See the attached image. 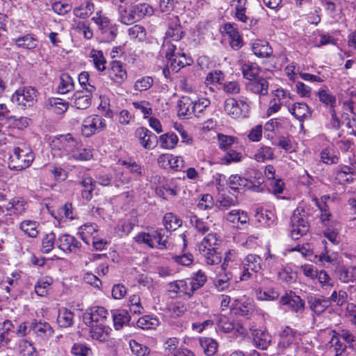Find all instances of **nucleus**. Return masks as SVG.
<instances>
[{
    "instance_id": "37998d69",
    "label": "nucleus",
    "mask_w": 356,
    "mask_h": 356,
    "mask_svg": "<svg viewBox=\"0 0 356 356\" xmlns=\"http://www.w3.org/2000/svg\"><path fill=\"white\" fill-rule=\"evenodd\" d=\"M353 168L348 165H343L340 170L335 172V179L340 184L350 183L353 181Z\"/></svg>"
},
{
    "instance_id": "20e7f679",
    "label": "nucleus",
    "mask_w": 356,
    "mask_h": 356,
    "mask_svg": "<svg viewBox=\"0 0 356 356\" xmlns=\"http://www.w3.org/2000/svg\"><path fill=\"white\" fill-rule=\"evenodd\" d=\"M272 98L270 99L268 108L266 111L267 116H270L274 113L279 112L282 106H289L293 99L291 93L282 88H278L271 92Z\"/></svg>"
},
{
    "instance_id": "680f3d73",
    "label": "nucleus",
    "mask_w": 356,
    "mask_h": 356,
    "mask_svg": "<svg viewBox=\"0 0 356 356\" xmlns=\"http://www.w3.org/2000/svg\"><path fill=\"white\" fill-rule=\"evenodd\" d=\"M122 164L126 167L128 171L136 179L139 178L143 175V169L142 166L134 161H122Z\"/></svg>"
},
{
    "instance_id": "f704fd0d",
    "label": "nucleus",
    "mask_w": 356,
    "mask_h": 356,
    "mask_svg": "<svg viewBox=\"0 0 356 356\" xmlns=\"http://www.w3.org/2000/svg\"><path fill=\"white\" fill-rule=\"evenodd\" d=\"M39 223L37 221L31 220H24L19 225V229L28 237L35 238L38 235V227Z\"/></svg>"
},
{
    "instance_id": "8fccbe9b",
    "label": "nucleus",
    "mask_w": 356,
    "mask_h": 356,
    "mask_svg": "<svg viewBox=\"0 0 356 356\" xmlns=\"http://www.w3.org/2000/svg\"><path fill=\"white\" fill-rule=\"evenodd\" d=\"M95 9L94 3L91 1H86L74 9V15L79 18L86 19L88 17Z\"/></svg>"
},
{
    "instance_id": "39448f33",
    "label": "nucleus",
    "mask_w": 356,
    "mask_h": 356,
    "mask_svg": "<svg viewBox=\"0 0 356 356\" xmlns=\"http://www.w3.org/2000/svg\"><path fill=\"white\" fill-rule=\"evenodd\" d=\"M308 222L305 212L298 209H296L291 218L290 236L293 240H298L309 231Z\"/></svg>"
},
{
    "instance_id": "6e6d98bb",
    "label": "nucleus",
    "mask_w": 356,
    "mask_h": 356,
    "mask_svg": "<svg viewBox=\"0 0 356 356\" xmlns=\"http://www.w3.org/2000/svg\"><path fill=\"white\" fill-rule=\"evenodd\" d=\"M56 244V235L53 232L46 234L42 239L41 251L44 254L49 253Z\"/></svg>"
},
{
    "instance_id": "393cba45",
    "label": "nucleus",
    "mask_w": 356,
    "mask_h": 356,
    "mask_svg": "<svg viewBox=\"0 0 356 356\" xmlns=\"http://www.w3.org/2000/svg\"><path fill=\"white\" fill-rule=\"evenodd\" d=\"M108 74L113 81L119 83L123 82L127 77V71L122 63L118 60H113L110 63Z\"/></svg>"
},
{
    "instance_id": "473e14b6",
    "label": "nucleus",
    "mask_w": 356,
    "mask_h": 356,
    "mask_svg": "<svg viewBox=\"0 0 356 356\" xmlns=\"http://www.w3.org/2000/svg\"><path fill=\"white\" fill-rule=\"evenodd\" d=\"M90 327V336L94 340L105 341L108 338L110 327L104 324L88 325Z\"/></svg>"
},
{
    "instance_id": "a18cd8bd",
    "label": "nucleus",
    "mask_w": 356,
    "mask_h": 356,
    "mask_svg": "<svg viewBox=\"0 0 356 356\" xmlns=\"http://www.w3.org/2000/svg\"><path fill=\"white\" fill-rule=\"evenodd\" d=\"M261 258L254 254H250L244 259L243 264L248 269L252 271L259 273L262 269Z\"/></svg>"
},
{
    "instance_id": "2f4dec72",
    "label": "nucleus",
    "mask_w": 356,
    "mask_h": 356,
    "mask_svg": "<svg viewBox=\"0 0 356 356\" xmlns=\"http://www.w3.org/2000/svg\"><path fill=\"white\" fill-rule=\"evenodd\" d=\"M230 188L234 191H249V184L248 178L241 177L238 175H232L229 177L227 182Z\"/></svg>"
},
{
    "instance_id": "0e129e2a",
    "label": "nucleus",
    "mask_w": 356,
    "mask_h": 356,
    "mask_svg": "<svg viewBox=\"0 0 356 356\" xmlns=\"http://www.w3.org/2000/svg\"><path fill=\"white\" fill-rule=\"evenodd\" d=\"M101 11H97L92 20L97 24L103 33H106L109 26L112 24L111 20L106 16L101 14Z\"/></svg>"
},
{
    "instance_id": "9d476101",
    "label": "nucleus",
    "mask_w": 356,
    "mask_h": 356,
    "mask_svg": "<svg viewBox=\"0 0 356 356\" xmlns=\"http://www.w3.org/2000/svg\"><path fill=\"white\" fill-rule=\"evenodd\" d=\"M55 146L60 151V156H66L68 160H72L78 146V143L73 138L72 135L67 134L64 136H60V138L57 140Z\"/></svg>"
},
{
    "instance_id": "4c0bfd02",
    "label": "nucleus",
    "mask_w": 356,
    "mask_h": 356,
    "mask_svg": "<svg viewBox=\"0 0 356 356\" xmlns=\"http://www.w3.org/2000/svg\"><path fill=\"white\" fill-rule=\"evenodd\" d=\"M74 313L66 309L62 308L58 311L57 323L61 327H69L74 323Z\"/></svg>"
},
{
    "instance_id": "1a4fd4ad",
    "label": "nucleus",
    "mask_w": 356,
    "mask_h": 356,
    "mask_svg": "<svg viewBox=\"0 0 356 356\" xmlns=\"http://www.w3.org/2000/svg\"><path fill=\"white\" fill-rule=\"evenodd\" d=\"M278 343L279 350L283 351L292 345H296L301 340V335L289 326H286L280 333Z\"/></svg>"
},
{
    "instance_id": "a211bd4d",
    "label": "nucleus",
    "mask_w": 356,
    "mask_h": 356,
    "mask_svg": "<svg viewBox=\"0 0 356 356\" xmlns=\"http://www.w3.org/2000/svg\"><path fill=\"white\" fill-rule=\"evenodd\" d=\"M12 42L17 48L29 51L34 50L39 44L38 37L31 33L13 38Z\"/></svg>"
},
{
    "instance_id": "7ed1b4c3",
    "label": "nucleus",
    "mask_w": 356,
    "mask_h": 356,
    "mask_svg": "<svg viewBox=\"0 0 356 356\" xmlns=\"http://www.w3.org/2000/svg\"><path fill=\"white\" fill-rule=\"evenodd\" d=\"M34 159L33 153L30 147L22 144L13 149L10 156V168L17 170H24L31 165Z\"/></svg>"
},
{
    "instance_id": "c9c22d12",
    "label": "nucleus",
    "mask_w": 356,
    "mask_h": 356,
    "mask_svg": "<svg viewBox=\"0 0 356 356\" xmlns=\"http://www.w3.org/2000/svg\"><path fill=\"white\" fill-rule=\"evenodd\" d=\"M200 345L207 356H213L216 355L218 343L212 338L200 337L199 339Z\"/></svg>"
},
{
    "instance_id": "603ef678",
    "label": "nucleus",
    "mask_w": 356,
    "mask_h": 356,
    "mask_svg": "<svg viewBox=\"0 0 356 356\" xmlns=\"http://www.w3.org/2000/svg\"><path fill=\"white\" fill-rule=\"evenodd\" d=\"M90 57L92 59V63L99 72H103L106 70V60L102 51L92 49Z\"/></svg>"
},
{
    "instance_id": "49530a36",
    "label": "nucleus",
    "mask_w": 356,
    "mask_h": 356,
    "mask_svg": "<svg viewBox=\"0 0 356 356\" xmlns=\"http://www.w3.org/2000/svg\"><path fill=\"white\" fill-rule=\"evenodd\" d=\"M190 223L195 227L196 231L201 234H207L211 228V223L199 218L197 216L193 215L190 217Z\"/></svg>"
},
{
    "instance_id": "c756f323",
    "label": "nucleus",
    "mask_w": 356,
    "mask_h": 356,
    "mask_svg": "<svg viewBox=\"0 0 356 356\" xmlns=\"http://www.w3.org/2000/svg\"><path fill=\"white\" fill-rule=\"evenodd\" d=\"M307 302L309 308L318 315L322 314L329 307V300L316 296H308Z\"/></svg>"
},
{
    "instance_id": "4be33fe9",
    "label": "nucleus",
    "mask_w": 356,
    "mask_h": 356,
    "mask_svg": "<svg viewBox=\"0 0 356 356\" xmlns=\"http://www.w3.org/2000/svg\"><path fill=\"white\" fill-rule=\"evenodd\" d=\"M269 83L266 79L258 76L247 83V88L252 92L265 96L268 93Z\"/></svg>"
},
{
    "instance_id": "864d4df0",
    "label": "nucleus",
    "mask_w": 356,
    "mask_h": 356,
    "mask_svg": "<svg viewBox=\"0 0 356 356\" xmlns=\"http://www.w3.org/2000/svg\"><path fill=\"white\" fill-rule=\"evenodd\" d=\"M53 284V279L45 277L40 279L35 285V291L39 296L44 297L47 295L50 286Z\"/></svg>"
},
{
    "instance_id": "338daca9",
    "label": "nucleus",
    "mask_w": 356,
    "mask_h": 356,
    "mask_svg": "<svg viewBox=\"0 0 356 356\" xmlns=\"http://www.w3.org/2000/svg\"><path fill=\"white\" fill-rule=\"evenodd\" d=\"M321 159L325 164H335L339 161V157L330 148H325L321 152Z\"/></svg>"
},
{
    "instance_id": "bf43d9fd",
    "label": "nucleus",
    "mask_w": 356,
    "mask_h": 356,
    "mask_svg": "<svg viewBox=\"0 0 356 356\" xmlns=\"http://www.w3.org/2000/svg\"><path fill=\"white\" fill-rule=\"evenodd\" d=\"M225 80V74L220 70H212L209 72L205 77V83L207 86L222 84Z\"/></svg>"
},
{
    "instance_id": "f03ea898",
    "label": "nucleus",
    "mask_w": 356,
    "mask_h": 356,
    "mask_svg": "<svg viewBox=\"0 0 356 356\" xmlns=\"http://www.w3.org/2000/svg\"><path fill=\"white\" fill-rule=\"evenodd\" d=\"M168 231L163 228L152 229L148 232L138 233L135 237L138 243H143L151 248L166 249L168 241Z\"/></svg>"
},
{
    "instance_id": "f8f14e48",
    "label": "nucleus",
    "mask_w": 356,
    "mask_h": 356,
    "mask_svg": "<svg viewBox=\"0 0 356 356\" xmlns=\"http://www.w3.org/2000/svg\"><path fill=\"white\" fill-rule=\"evenodd\" d=\"M57 247L66 254L76 252L81 247V243L74 236L64 234L56 240Z\"/></svg>"
},
{
    "instance_id": "423d86ee",
    "label": "nucleus",
    "mask_w": 356,
    "mask_h": 356,
    "mask_svg": "<svg viewBox=\"0 0 356 356\" xmlns=\"http://www.w3.org/2000/svg\"><path fill=\"white\" fill-rule=\"evenodd\" d=\"M38 91L31 86L18 88L11 97V101L22 109L33 106L37 102Z\"/></svg>"
},
{
    "instance_id": "c03bdc74",
    "label": "nucleus",
    "mask_w": 356,
    "mask_h": 356,
    "mask_svg": "<svg viewBox=\"0 0 356 356\" xmlns=\"http://www.w3.org/2000/svg\"><path fill=\"white\" fill-rule=\"evenodd\" d=\"M243 77L248 80V81L259 76L260 69L259 67L254 63H245L241 67Z\"/></svg>"
},
{
    "instance_id": "0eeeda50",
    "label": "nucleus",
    "mask_w": 356,
    "mask_h": 356,
    "mask_svg": "<svg viewBox=\"0 0 356 356\" xmlns=\"http://www.w3.org/2000/svg\"><path fill=\"white\" fill-rule=\"evenodd\" d=\"M106 127V121L101 115H90L83 121L81 133L85 137L89 138L103 131Z\"/></svg>"
},
{
    "instance_id": "9b49d317",
    "label": "nucleus",
    "mask_w": 356,
    "mask_h": 356,
    "mask_svg": "<svg viewBox=\"0 0 356 356\" xmlns=\"http://www.w3.org/2000/svg\"><path fill=\"white\" fill-rule=\"evenodd\" d=\"M108 314L104 307L95 306L83 314V321L86 325L104 324Z\"/></svg>"
},
{
    "instance_id": "79ce46f5",
    "label": "nucleus",
    "mask_w": 356,
    "mask_h": 356,
    "mask_svg": "<svg viewBox=\"0 0 356 356\" xmlns=\"http://www.w3.org/2000/svg\"><path fill=\"white\" fill-rule=\"evenodd\" d=\"M74 89V83L70 74L63 73L60 76V83L58 86V92L60 94H66Z\"/></svg>"
},
{
    "instance_id": "69168bd1",
    "label": "nucleus",
    "mask_w": 356,
    "mask_h": 356,
    "mask_svg": "<svg viewBox=\"0 0 356 356\" xmlns=\"http://www.w3.org/2000/svg\"><path fill=\"white\" fill-rule=\"evenodd\" d=\"M216 324L218 327L224 332H230L234 329V322L225 316L218 317Z\"/></svg>"
},
{
    "instance_id": "bb28decb",
    "label": "nucleus",
    "mask_w": 356,
    "mask_h": 356,
    "mask_svg": "<svg viewBox=\"0 0 356 356\" xmlns=\"http://www.w3.org/2000/svg\"><path fill=\"white\" fill-rule=\"evenodd\" d=\"M178 115L188 119L194 115L193 100L186 96H183L178 102Z\"/></svg>"
},
{
    "instance_id": "ea45409f",
    "label": "nucleus",
    "mask_w": 356,
    "mask_h": 356,
    "mask_svg": "<svg viewBox=\"0 0 356 356\" xmlns=\"http://www.w3.org/2000/svg\"><path fill=\"white\" fill-rule=\"evenodd\" d=\"M226 219L234 225L238 223L244 225L248 222L249 218L246 212L240 209H234L227 213Z\"/></svg>"
},
{
    "instance_id": "ddd939ff",
    "label": "nucleus",
    "mask_w": 356,
    "mask_h": 356,
    "mask_svg": "<svg viewBox=\"0 0 356 356\" xmlns=\"http://www.w3.org/2000/svg\"><path fill=\"white\" fill-rule=\"evenodd\" d=\"M135 136L141 146L146 149H154L158 143L157 136L145 127H140L136 129Z\"/></svg>"
},
{
    "instance_id": "5fc2aeb1",
    "label": "nucleus",
    "mask_w": 356,
    "mask_h": 356,
    "mask_svg": "<svg viewBox=\"0 0 356 356\" xmlns=\"http://www.w3.org/2000/svg\"><path fill=\"white\" fill-rule=\"evenodd\" d=\"M319 101L329 106V109L334 108L336 106V97L327 90L321 89L317 92Z\"/></svg>"
},
{
    "instance_id": "e2e57ef3",
    "label": "nucleus",
    "mask_w": 356,
    "mask_h": 356,
    "mask_svg": "<svg viewBox=\"0 0 356 356\" xmlns=\"http://www.w3.org/2000/svg\"><path fill=\"white\" fill-rule=\"evenodd\" d=\"M129 346L132 353L137 356H146L149 355L150 352V350L147 346L139 343L134 339L130 340Z\"/></svg>"
},
{
    "instance_id": "6ab92c4d",
    "label": "nucleus",
    "mask_w": 356,
    "mask_h": 356,
    "mask_svg": "<svg viewBox=\"0 0 356 356\" xmlns=\"http://www.w3.org/2000/svg\"><path fill=\"white\" fill-rule=\"evenodd\" d=\"M289 113L300 122L301 129L303 128V122L312 117V111L305 103L296 102L292 107H289Z\"/></svg>"
},
{
    "instance_id": "052dcab7",
    "label": "nucleus",
    "mask_w": 356,
    "mask_h": 356,
    "mask_svg": "<svg viewBox=\"0 0 356 356\" xmlns=\"http://www.w3.org/2000/svg\"><path fill=\"white\" fill-rule=\"evenodd\" d=\"M133 8L138 21L140 20L146 15H152L154 13L152 7L147 3H139L133 6Z\"/></svg>"
},
{
    "instance_id": "412c9836",
    "label": "nucleus",
    "mask_w": 356,
    "mask_h": 356,
    "mask_svg": "<svg viewBox=\"0 0 356 356\" xmlns=\"http://www.w3.org/2000/svg\"><path fill=\"white\" fill-rule=\"evenodd\" d=\"M254 345L261 350H266L270 345L272 337L268 332L260 329L252 330Z\"/></svg>"
},
{
    "instance_id": "6e6552de",
    "label": "nucleus",
    "mask_w": 356,
    "mask_h": 356,
    "mask_svg": "<svg viewBox=\"0 0 356 356\" xmlns=\"http://www.w3.org/2000/svg\"><path fill=\"white\" fill-rule=\"evenodd\" d=\"M248 110L249 105L243 100L237 101L234 98H228L224 102V111L232 118L246 117Z\"/></svg>"
},
{
    "instance_id": "f257e3e1",
    "label": "nucleus",
    "mask_w": 356,
    "mask_h": 356,
    "mask_svg": "<svg viewBox=\"0 0 356 356\" xmlns=\"http://www.w3.org/2000/svg\"><path fill=\"white\" fill-rule=\"evenodd\" d=\"M219 236L216 233H209L197 245V250L208 265H217L221 262V254L218 251Z\"/></svg>"
},
{
    "instance_id": "774afa93",
    "label": "nucleus",
    "mask_w": 356,
    "mask_h": 356,
    "mask_svg": "<svg viewBox=\"0 0 356 356\" xmlns=\"http://www.w3.org/2000/svg\"><path fill=\"white\" fill-rule=\"evenodd\" d=\"M71 353L75 356H91L92 350L86 344L75 343L72 348Z\"/></svg>"
},
{
    "instance_id": "13d9d810",
    "label": "nucleus",
    "mask_w": 356,
    "mask_h": 356,
    "mask_svg": "<svg viewBox=\"0 0 356 356\" xmlns=\"http://www.w3.org/2000/svg\"><path fill=\"white\" fill-rule=\"evenodd\" d=\"M273 157L274 152L272 148L268 146L261 147L254 155V158L257 162H264L267 160H272Z\"/></svg>"
},
{
    "instance_id": "a878e982",
    "label": "nucleus",
    "mask_w": 356,
    "mask_h": 356,
    "mask_svg": "<svg viewBox=\"0 0 356 356\" xmlns=\"http://www.w3.org/2000/svg\"><path fill=\"white\" fill-rule=\"evenodd\" d=\"M280 302L287 305L293 312H299L304 309L305 303L301 298L291 292L284 296L280 299Z\"/></svg>"
},
{
    "instance_id": "4d7b16f0",
    "label": "nucleus",
    "mask_w": 356,
    "mask_h": 356,
    "mask_svg": "<svg viewBox=\"0 0 356 356\" xmlns=\"http://www.w3.org/2000/svg\"><path fill=\"white\" fill-rule=\"evenodd\" d=\"M225 28L227 33L230 36L231 47L234 49H238L242 46V42L238 31L229 24H226Z\"/></svg>"
},
{
    "instance_id": "4468645a",
    "label": "nucleus",
    "mask_w": 356,
    "mask_h": 356,
    "mask_svg": "<svg viewBox=\"0 0 356 356\" xmlns=\"http://www.w3.org/2000/svg\"><path fill=\"white\" fill-rule=\"evenodd\" d=\"M96 90L92 85H89L86 88V91L78 90L73 95L74 106L78 109H86L91 104V97L93 92Z\"/></svg>"
},
{
    "instance_id": "7c9ffc66",
    "label": "nucleus",
    "mask_w": 356,
    "mask_h": 356,
    "mask_svg": "<svg viewBox=\"0 0 356 356\" xmlns=\"http://www.w3.org/2000/svg\"><path fill=\"white\" fill-rule=\"evenodd\" d=\"M119 21L124 24L130 25L138 22L134 9L132 6L126 7L125 6H120L118 7Z\"/></svg>"
},
{
    "instance_id": "a19ab883",
    "label": "nucleus",
    "mask_w": 356,
    "mask_h": 356,
    "mask_svg": "<svg viewBox=\"0 0 356 356\" xmlns=\"http://www.w3.org/2000/svg\"><path fill=\"white\" fill-rule=\"evenodd\" d=\"M232 6H235V17L244 24H248L250 18L245 15L246 0H232Z\"/></svg>"
},
{
    "instance_id": "5701e85b",
    "label": "nucleus",
    "mask_w": 356,
    "mask_h": 356,
    "mask_svg": "<svg viewBox=\"0 0 356 356\" xmlns=\"http://www.w3.org/2000/svg\"><path fill=\"white\" fill-rule=\"evenodd\" d=\"M231 310L236 315L248 316L253 310V306L250 300L245 297L241 299H235L232 302Z\"/></svg>"
},
{
    "instance_id": "2eb2a0df",
    "label": "nucleus",
    "mask_w": 356,
    "mask_h": 356,
    "mask_svg": "<svg viewBox=\"0 0 356 356\" xmlns=\"http://www.w3.org/2000/svg\"><path fill=\"white\" fill-rule=\"evenodd\" d=\"M28 208L27 202L22 197H14L5 206L6 216L19 217L23 215Z\"/></svg>"
},
{
    "instance_id": "3c124183",
    "label": "nucleus",
    "mask_w": 356,
    "mask_h": 356,
    "mask_svg": "<svg viewBox=\"0 0 356 356\" xmlns=\"http://www.w3.org/2000/svg\"><path fill=\"white\" fill-rule=\"evenodd\" d=\"M159 324V319L149 315L143 316L139 318L137 321V326L143 330L155 329Z\"/></svg>"
},
{
    "instance_id": "cd10ccee",
    "label": "nucleus",
    "mask_w": 356,
    "mask_h": 356,
    "mask_svg": "<svg viewBox=\"0 0 356 356\" xmlns=\"http://www.w3.org/2000/svg\"><path fill=\"white\" fill-rule=\"evenodd\" d=\"M356 268L353 266H341L336 269L337 277L343 283L353 282L355 277Z\"/></svg>"
},
{
    "instance_id": "09e8293b",
    "label": "nucleus",
    "mask_w": 356,
    "mask_h": 356,
    "mask_svg": "<svg viewBox=\"0 0 356 356\" xmlns=\"http://www.w3.org/2000/svg\"><path fill=\"white\" fill-rule=\"evenodd\" d=\"M178 137L174 133H167L160 136L158 143L163 149H173L177 144Z\"/></svg>"
},
{
    "instance_id": "e433bc0d",
    "label": "nucleus",
    "mask_w": 356,
    "mask_h": 356,
    "mask_svg": "<svg viewBox=\"0 0 356 356\" xmlns=\"http://www.w3.org/2000/svg\"><path fill=\"white\" fill-rule=\"evenodd\" d=\"M252 49L255 56L260 58L269 57L273 49L268 43L266 41H257L252 44Z\"/></svg>"
},
{
    "instance_id": "f3484780",
    "label": "nucleus",
    "mask_w": 356,
    "mask_h": 356,
    "mask_svg": "<svg viewBox=\"0 0 356 356\" xmlns=\"http://www.w3.org/2000/svg\"><path fill=\"white\" fill-rule=\"evenodd\" d=\"M29 332H32L39 341H46L54 333L51 326L47 322H33L29 326Z\"/></svg>"
},
{
    "instance_id": "dca6fc26",
    "label": "nucleus",
    "mask_w": 356,
    "mask_h": 356,
    "mask_svg": "<svg viewBox=\"0 0 356 356\" xmlns=\"http://www.w3.org/2000/svg\"><path fill=\"white\" fill-rule=\"evenodd\" d=\"M168 293L172 298L178 296L186 295L191 298L193 296V290L191 289L187 282L184 280H176L168 284Z\"/></svg>"
},
{
    "instance_id": "c85d7f7f",
    "label": "nucleus",
    "mask_w": 356,
    "mask_h": 356,
    "mask_svg": "<svg viewBox=\"0 0 356 356\" xmlns=\"http://www.w3.org/2000/svg\"><path fill=\"white\" fill-rule=\"evenodd\" d=\"M112 318L114 327L117 330H121L124 325H127L131 320V316L126 309L113 311L112 312Z\"/></svg>"
},
{
    "instance_id": "b1692460",
    "label": "nucleus",
    "mask_w": 356,
    "mask_h": 356,
    "mask_svg": "<svg viewBox=\"0 0 356 356\" xmlns=\"http://www.w3.org/2000/svg\"><path fill=\"white\" fill-rule=\"evenodd\" d=\"M249 191L254 193H261L265 190L264 179L262 173L257 170H252L248 178Z\"/></svg>"
},
{
    "instance_id": "72a5a7b5",
    "label": "nucleus",
    "mask_w": 356,
    "mask_h": 356,
    "mask_svg": "<svg viewBox=\"0 0 356 356\" xmlns=\"http://www.w3.org/2000/svg\"><path fill=\"white\" fill-rule=\"evenodd\" d=\"M168 63H170V67L172 71L177 72L181 68L190 65L192 63V59L186 57L184 53L177 52V54L172 58Z\"/></svg>"
},
{
    "instance_id": "aec40b11",
    "label": "nucleus",
    "mask_w": 356,
    "mask_h": 356,
    "mask_svg": "<svg viewBox=\"0 0 356 356\" xmlns=\"http://www.w3.org/2000/svg\"><path fill=\"white\" fill-rule=\"evenodd\" d=\"M166 38H171L173 41L178 42L184 35V31L180 24L177 16L172 15L169 17L168 29L166 31Z\"/></svg>"
},
{
    "instance_id": "58836bf2",
    "label": "nucleus",
    "mask_w": 356,
    "mask_h": 356,
    "mask_svg": "<svg viewBox=\"0 0 356 356\" xmlns=\"http://www.w3.org/2000/svg\"><path fill=\"white\" fill-rule=\"evenodd\" d=\"M163 222L165 227L163 229L167 230L168 233L177 229L182 224L181 220L172 213H165L163 218Z\"/></svg>"
},
{
    "instance_id": "de8ad7c7",
    "label": "nucleus",
    "mask_w": 356,
    "mask_h": 356,
    "mask_svg": "<svg viewBox=\"0 0 356 356\" xmlns=\"http://www.w3.org/2000/svg\"><path fill=\"white\" fill-rule=\"evenodd\" d=\"M207 276L205 273L201 270L193 273L190 279L189 286L193 290V294L194 292L202 287L207 282Z\"/></svg>"
}]
</instances>
